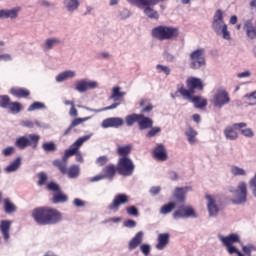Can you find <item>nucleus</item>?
Listing matches in <instances>:
<instances>
[{
	"instance_id": "1",
	"label": "nucleus",
	"mask_w": 256,
	"mask_h": 256,
	"mask_svg": "<svg viewBox=\"0 0 256 256\" xmlns=\"http://www.w3.org/2000/svg\"><path fill=\"white\" fill-rule=\"evenodd\" d=\"M32 217L38 225H56L63 219L61 212L53 208H36Z\"/></svg>"
},
{
	"instance_id": "2",
	"label": "nucleus",
	"mask_w": 256,
	"mask_h": 256,
	"mask_svg": "<svg viewBox=\"0 0 256 256\" xmlns=\"http://www.w3.org/2000/svg\"><path fill=\"white\" fill-rule=\"evenodd\" d=\"M151 35L156 41H177L179 39V28L169 25H158L151 30Z\"/></svg>"
},
{
	"instance_id": "3",
	"label": "nucleus",
	"mask_w": 256,
	"mask_h": 256,
	"mask_svg": "<svg viewBox=\"0 0 256 256\" xmlns=\"http://www.w3.org/2000/svg\"><path fill=\"white\" fill-rule=\"evenodd\" d=\"M212 30L218 36L225 39V41H231V32L223 16V10L218 9L215 11L212 19Z\"/></svg>"
},
{
	"instance_id": "4",
	"label": "nucleus",
	"mask_w": 256,
	"mask_h": 256,
	"mask_svg": "<svg viewBox=\"0 0 256 256\" xmlns=\"http://www.w3.org/2000/svg\"><path fill=\"white\" fill-rule=\"evenodd\" d=\"M229 192L233 195L231 201L234 205H245L247 203V182H238L236 188L231 187Z\"/></svg>"
},
{
	"instance_id": "5",
	"label": "nucleus",
	"mask_w": 256,
	"mask_h": 256,
	"mask_svg": "<svg viewBox=\"0 0 256 256\" xmlns=\"http://www.w3.org/2000/svg\"><path fill=\"white\" fill-rule=\"evenodd\" d=\"M190 69L199 71L203 67H207V60L205 59V48H198L189 54Z\"/></svg>"
},
{
	"instance_id": "6",
	"label": "nucleus",
	"mask_w": 256,
	"mask_h": 256,
	"mask_svg": "<svg viewBox=\"0 0 256 256\" xmlns=\"http://www.w3.org/2000/svg\"><path fill=\"white\" fill-rule=\"evenodd\" d=\"M41 136L39 134H28L25 136L18 137L15 141V146L18 149H27L31 147L32 149H37Z\"/></svg>"
},
{
	"instance_id": "7",
	"label": "nucleus",
	"mask_w": 256,
	"mask_h": 256,
	"mask_svg": "<svg viewBox=\"0 0 256 256\" xmlns=\"http://www.w3.org/2000/svg\"><path fill=\"white\" fill-rule=\"evenodd\" d=\"M116 168L119 175H123L124 177H131V175H133V171H135V164L129 157H122L119 159Z\"/></svg>"
},
{
	"instance_id": "8",
	"label": "nucleus",
	"mask_w": 256,
	"mask_h": 256,
	"mask_svg": "<svg viewBox=\"0 0 256 256\" xmlns=\"http://www.w3.org/2000/svg\"><path fill=\"white\" fill-rule=\"evenodd\" d=\"M178 93L184 97V99H187L191 103H193L194 107L196 109H203V107H207V99L201 97V96H193L191 92L185 88H180L178 90Z\"/></svg>"
},
{
	"instance_id": "9",
	"label": "nucleus",
	"mask_w": 256,
	"mask_h": 256,
	"mask_svg": "<svg viewBox=\"0 0 256 256\" xmlns=\"http://www.w3.org/2000/svg\"><path fill=\"white\" fill-rule=\"evenodd\" d=\"M172 217L175 221H177L179 219H197L198 215L192 206L181 205L178 210L173 212Z\"/></svg>"
},
{
	"instance_id": "10",
	"label": "nucleus",
	"mask_w": 256,
	"mask_h": 256,
	"mask_svg": "<svg viewBox=\"0 0 256 256\" xmlns=\"http://www.w3.org/2000/svg\"><path fill=\"white\" fill-rule=\"evenodd\" d=\"M212 103H213L214 107H217V109H223V107H225V105H229V103H231V97H229L228 92H226L223 89H219L214 94Z\"/></svg>"
},
{
	"instance_id": "11",
	"label": "nucleus",
	"mask_w": 256,
	"mask_h": 256,
	"mask_svg": "<svg viewBox=\"0 0 256 256\" xmlns=\"http://www.w3.org/2000/svg\"><path fill=\"white\" fill-rule=\"evenodd\" d=\"M97 87H99V83L97 81L80 79L76 81L74 89L77 93H87L89 89H97Z\"/></svg>"
},
{
	"instance_id": "12",
	"label": "nucleus",
	"mask_w": 256,
	"mask_h": 256,
	"mask_svg": "<svg viewBox=\"0 0 256 256\" xmlns=\"http://www.w3.org/2000/svg\"><path fill=\"white\" fill-rule=\"evenodd\" d=\"M205 198L207 200V211L209 213V217H218L219 211H221L218 204V198L211 194H206Z\"/></svg>"
},
{
	"instance_id": "13",
	"label": "nucleus",
	"mask_w": 256,
	"mask_h": 256,
	"mask_svg": "<svg viewBox=\"0 0 256 256\" xmlns=\"http://www.w3.org/2000/svg\"><path fill=\"white\" fill-rule=\"evenodd\" d=\"M244 127H247V123L240 122L233 124V127L228 126L224 129V136L228 141H236V139H239V134L236 130L243 129Z\"/></svg>"
},
{
	"instance_id": "14",
	"label": "nucleus",
	"mask_w": 256,
	"mask_h": 256,
	"mask_svg": "<svg viewBox=\"0 0 256 256\" xmlns=\"http://www.w3.org/2000/svg\"><path fill=\"white\" fill-rule=\"evenodd\" d=\"M127 203H129V196L126 194H117L112 203L108 205L107 209H109V211L117 212L121 205H127Z\"/></svg>"
},
{
	"instance_id": "15",
	"label": "nucleus",
	"mask_w": 256,
	"mask_h": 256,
	"mask_svg": "<svg viewBox=\"0 0 256 256\" xmlns=\"http://www.w3.org/2000/svg\"><path fill=\"white\" fill-rule=\"evenodd\" d=\"M191 191H193V186L176 187L172 195L178 203H185L187 199V193Z\"/></svg>"
},
{
	"instance_id": "16",
	"label": "nucleus",
	"mask_w": 256,
	"mask_h": 256,
	"mask_svg": "<svg viewBox=\"0 0 256 256\" xmlns=\"http://www.w3.org/2000/svg\"><path fill=\"white\" fill-rule=\"evenodd\" d=\"M186 85L188 88V91L190 92V95L195 94V89L198 91H203L204 85L201 78L198 77H190L186 80Z\"/></svg>"
},
{
	"instance_id": "17",
	"label": "nucleus",
	"mask_w": 256,
	"mask_h": 256,
	"mask_svg": "<svg viewBox=\"0 0 256 256\" xmlns=\"http://www.w3.org/2000/svg\"><path fill=\"white\" fill-rule=\"evenodd\" d=\"M61 43H63L61 38L49 37V38L45 39L44 42L42 43V49H43V51H45L47 53L49 51H52V49H55V47L61 45Z\"/></svg>"
},
{
	"instance_id": "18",
	"label": "nucleus",
	"mask_w": 256,
	"mask_h": 256,
	"mask_svg": "<svg viewBox=\"0 0 256 256\" xmlns=\"http://www.w3.org/2000/svg\"><path fill=\"white\" fill-rule=\"evenodd\" d=\"M218 239L224 247L233 245L234 243H241V237L237 233H232L228 236L218 235Z\"/></svg>"
},
{
	"instance_id": "19",
	"label": "nucleus",
	"mask_w": 256,
	"mask_h": 256,
	"mask_svg": "<svg viewBox=\"0 0 256 256\" xmlns=\"http://www.w3.org/2000/svg\"><path fill=\"white\" fill-rule=\"evenodd\" d=\"M124 120L120 117H111L107 118L102 121L101 127L103 129H109V127H114L115 129H118V127L123 126Z\"/></svg>"
},
{
	"instance_id": "20",
	"label": "nucleus",
	"mask_w": 256,
	"mask_h": 256,
	"mask_svg": "<svg viewBox=\"0 0 256 256\" xmlns=\"http://www.w3.org/2000/svg\"><path fill=\"white\" fill-rule=\"evenodd\" d=\"M20 11H22L20 6L11 9H2L0 10V19H17Z\"/></svg>"
},
{
	"instance_id": "21",
	"label": "nucleus",
	"mask_w": 256,
	"mask_h": 256,
	"mask_svg": "<svg viewBox=\"0 0 256 256\" xmlns=\"http://www.w3.org/2000/svg\"><path fill=\"white\" fill-rule=\"evenodd\" d=\"M63 7L69 15L79 11L81 7V2L79 0H63Z\"/></svg>"
},
{
	"instance_id": "22",
	"label": "nucleus",
	"mask_w": 256,
	"mask_h": 256,
	"mask_svg": "<svg viewBox=\"0 0 256 256\" xmlns=\"http://www.w3.org/2000/svg\"><path fill=\"white\" fill-rule=\"evenodd\" d=\"M153 156L157 161H167V149H165V145L157 144L153 150Z\"/></svg>"
},
{
	"instance_id": "23",
	"label": "nucleus",
	"mask_w": 256,
	"mask_h": 256,
	"mask_svg": "<svg viewBox=\"0 0 256 256\" xmlns=\"http://www.w3.org/2000/svg\"><path fill=\"white\" fill-rule=\"evenodd\" d=\"M169 239H171V234L160 233L157 237L158 243L156 244V249L158 251H163L167 245H169Z\"/></svg>"
},
{
	"instance_id": "24",
	"label": "nucleus",
	"mask_w": 256,
	"mask_h": 256,
	"mask_svg": "<svg viewBox=\"0 0 256 256\" xmlns=\"http://www.w3.org/2000/svg\"><path fill=\"white\" fill-rule=\"evenodd\" d=\"M137 7L138 9H144V15H146V17H149V19H159V12L152 8L155 7V4H146L144 6Z\"/></svg>"
},
{
	"instance_id": "25",
	"label": "nucleus",
	"mask_w": 256,
	"mask_h": 256,
	"mask_svg": "<svg viewBox=\"0 0 256 256\" xmlns=\"http://www.w3.org/2000/svg\"><path fill=\"white\" fill-rule=\"evenodd\" d=\"M143 231H139L128 243V249L130 251H135L139 245L143 243Z\"/></svg>"
},
{
	"instance_id": "26",
	"label": "nucleus",
	"mask_w": 256,
	"mask_h": 256,
	"mask_svg": "<svg viewBox=\"0 0 256 256\" xmlns=\"http://www.w3.org/2000/svg\"><path fill=\"white\" fill-rule=\"evenodd\" d=\"M141 117L138 120V127L140 131H145V129H151L153 127V119L145 117V115L140 114Z\"/></svg>"
},
{
	"instance_id": "27",
	"label": "nucleus",
	"mask_w": 256,
	"mask_h": 256,
	"mask_svg": "<svg viewBox=\"0 0 256 256\" xmlns=\"http://www.w3.org/2000/svg\"><path fill=\"white\" fill-rule=\"evenodd\" d=\"M184 135L187 137V141L190 145H197L198 140H197V135L198 133L196 132L193 127L189 126L188 128L185 129Z\"/></svg>"
},
{
	"instance_id": "28",
	"label": "nucleus",
	"mask_w": 256,
	"mask_h": 256,
	"mask_svg": "<svg viewBox=\"0 0 256 256\" xmlns=\"http://www.w3.org/2000/svg\"><path fill=\"white\" fill-rule=\"evenodd\" d=\"M102 173L104 179H109V181H113V177H115V173H117V167H115V165L113 164H110L103 168Z\"/></svg>"
},
{
	"instance_id": "29",
	"label": "nucleus",
	"mask_w": 256,
	"mask_h": 256,
	"mask_svg": "<svg viewBox=\"0 0 256 256\" xmlns=\"http://www.w3.org/2000/svg\"><path fill=\"white\" fill-rule=\"evenodd\" d=\"M11 229V221L10 220H2L0 222V231L5 239V241H9V230Z\"/></svg>"
},
{
	"instance_id": "30",
	"label": "nucleus",
	"mask_w": 256,
	"mask_h": 256,
	"mask_svg": "<svg viewBox=\"0 0 256 256\" xmlns=\"http://www.w3.org/2000/svg\"><path fill=\"white\" fill-rule=\"evenodd\" d=\"M91 117H85V118H75L69 125V127L64 131L63 135H69L71 133V130L74 129V127H77L81 125V123H85V121H89Z\"/></svg>"
},
{
	"instance_id": "31",
	"label": "nucleus",
	"mask_w": 256,
	"mask_h": 256,
	"mask_svg": "<svg viewBox=\"0 0 256 256\" xmlns=\"http://www.w3.org/2000/svg\"><path fill=\"white\" fill-rule=\"evenodd\" d=\"M140 107H141L142 115L151 113V111L155 109V106H153V103H151V100H147V99H143L140 101Z\"/></svg>"
},
{
	"instance_id": "32",
	"label": "nucleus",
	"mask_w": 256,
	"mask_h": 256,
	"mask_svg": "<svg viewBox=\"0 0 256 256\" xmlns=\"http://www.w3.org/2000/svg\"><path fill=\"white\" fill-rule=\"evenodd\" d=\"M126 95V92H121V87L115 86L112 88V94L110 95V99H112V101H121V99H123V97H125Z\"/></svg>"
},
{
	"instance_id": "33",
	"label": "nucleus",
	"mask_w": 256,
	"mask_h": 256,
	"mask_svg": "<svg viewBox=\"0 0 256 256\" xmlns=\"http://www.w3.org/2000/svg\"><path fill=\"white\" fill-rule=\"evenodd\" d=\"M230 173L233 177H247V170L237 165L230 166Z\"/></svg>"
},
{
	"instance_id": "34",
	"label": "nucleus",
	"mask_w": 256,
	"mask_h": 256,
	"mask_svg": "<svg viewBox=\"0 0 256 256\" xmlns=\"http://www.w3.org/2000/svg\"><path fill=\"white\" fill-rule=\"evenodd\" d=\"M19 167H21V157H17L4 169V171L5 173H15L16 171H19Z\"/></svg>"
},
{
	"instance_id": "35",
	"label": "nucleus",
	"mask_w": 256,
	"mask_h": 256,
	"mask_svg": "<svg viewBox=\"0 0 256 256\" xmlns=\"http://www.w3.org/2000/svg\"><path fill=\"white\" fill-rule=\"evenodd\" d=\"M4 203V212L6 215H11V213L17 212V206L11 202V199L6 198L3 200Z\"/></svg>"
},
{
	"instance_id": "36",
	"label": "nucleus",
	"mask_w": 256,
	"mask_h": 256,
	"mask_svg": "<svg viewBox=\"0 0 256 256\" xmlns=\"http://www.w3.org/2000/svg\"><path fill=\"white\" fill-rule=\"evenodd\" d=\"M69 201V198L67 195L63 194V192L60 190L58 192H54L52 197V203L57 205V203H67Z\"/></svg>"
},
{
	"instance_id": "37",
	"label": "nucleus",
	"mask_w": 256,
	"mask_h": 256,
	"mask_svg": "<svg viewBox=\"0 0 256 256\" xmlns=\"http://www.w3.org/2000/svg\"><path fill=\"white\" fill-rule=\"evenodd\" d=\"M80 173H81V169L79 168V165H72L68 170H66L68 179H77Z\"/></svg>"
},
{
	"instance_id": "38",
	"label": "nucleus",
	"mask_w": 256,
	"mask_h": 256,
	"mask_svg": "<svg viewBox=\"0 0 256 256\" xmlns=\"http://www.w3.org/2000/svg\"><path fill=\"white\" fill-rule=\"evenodd\" d=\"M119 105H121V103H113L110 106H107L101 109H93L89 107H84V109H86V111H91L92 113H103V111H110L111 109H117Z\"/></svg>"
},
{
	"instance_id": "39",
	"label": "nucleus",
	"mask_w": 256,
	"mask_h": 256,
	"mask_svg": "<svg viewBox=\"0 0 256 256\" xmlns=\"http://www.w3.org/2000/svg\"><path fill=\"white\" fill-rule=\"evenodd\" d=\"M10 93L14 95V97H29L30 92L25 88H12Z\"/></svg>"
},
{
	"instance_id": "40",
	"label": "nucleus",
	"mask_w": 256,
	"mask_h": 256,
	"mask_svg": "<svg viewBox=\"0 0 256 256\" xmlns=\"http://www.w3.org/2000/svg\"><path fill=\"white\" fill-rule=\"evenodd\" d=\"M42 149L45 153H55L57 151V144L55 142H44L42 144Z\"/></svg>"
},
{
	"instance_id": "41",
	"label": "nucleus",
	"mask_w": 256,
	"mask_h": 256,
	"mask_svg": "<svg viewBox=\"0 0 256 256\" xmlns=\"http://www.w3.org/2000/svg\"><path fill=\"white\" fill-rule=\"evenodd\" d=\"M140 117H142L141 114H131V115L126 116L125 117L126 125L128 127H133V125L136 122L138 123Z\"/></svg>"
},
{
	"instance_id": "42",
	"label": "nucleus",
	"mask_w": 256,
	"mask_h": 256,
	"mask_svg": "<svg viewBox=\"0 0 256 256\" xmlns=\"http://www.w3.org/2000/svg\"><path fill=\"white\" fill-rule=\"evenodd\" d=\"M91 139V135H85L82 136L80 138H78L72 145L71 147H73L74 149L78 150L81 148V146L83 145V143H85L86 141H89Z\"/></svg>"
},
{
	"instance_id": "43",
	"label": "nucleus",
	"mask_w": 256,
	"mask_h": 256,
	"mask_svg": "<svg viewBox=\"0 0 256 256\" xmlns=\"http://www.w3.org/2000/svg\"><path fill=\"white\" fill-rule=\"evenodd\" d=\"M175 207H176L175 202H169L168 204H165L160 208V214L169 215V213H171V211H173Z\"/></svg>"
},
{
	"instance_id": "44",
	"label": "nucleus",
	"mask_w": 256,
	"mask_h": 256,
	"mask_svg": "<svg viewBox=\"0 0 256 256\" xmlns=\"http://www.w3.org/2000/svg\"><path fill=\"white\" fill-rule=\"evenodd\" d=\"M54 167H57L62 175H67V164L65 162H61L59 159L53 161Z\"/></svg>"
},
{
	"instance_id": "45",
	"label": "nucleus",
	"mask_w": 256,
	"mask_h": 256,
	"mask_svg": "<svg viewBox=\"0 0 256 256\" xmlns=\"http://www.w3.org/2000/svg\"><path fill=\"white\" fill-rule=\"evenodd\" d=\"M117 153L118 155H120L121 157H127V155H129V153H131V146H119L117 149Z\"/></svg>"
},
{
	"instance_id": "46",
	"label": "nucleus",
	"mask_w": 256,
	"mask_h": 256,
	"mask_svg": "<svg viewBox=\"0 0 256 256\" xmlns=\"http://www.w3.org/2000/svg\"><path fill=\"white\" fill-rule=\"evenodd\" d=\"M240 133L243 137H247V139H253L255 137V132L251 128H240Z\"/></svg>"
},
{
	"instance_id": "47",
	"label": "nucleus",
	"mask_w": 256,
	"mask_h": 256,
	"mask_svg": "<svg viewBox=\"0 0 256 256\" xmlns=\"http://www.w3.org/2000/svg\"><path fill=\"white\" fill-rule=\"evenodd\" d=\"M8 109L14 114L20 113L21 112V103L19 102H10L8 105Z\"/></svg>"
},
{
	"instance_id": "48",
	"label": "nucleus",
	"mask_w": 256,
	"mask_h": 256,
	"mask_svg": "<svg viewBox=\"0 0 256 256\" xmlns=\"http://www.w3.org/2000/svg\"><path fill=\"white\" fill-rule=\"evenodd\" d=\"M11 103V99L7 95L0 96V107L2 109H8L9 105Z\"/></svg>"
},
{
	"instance_id": "49",
	"label": "nucleus",
	"mask_w": 256,
	"mask_h": 256,
	"mask_svg": "<svg viewBox=\"0 0 256 256\" xmlns=\"http://www.w3.org/2000/svg\"><path fill=\"white\" fill-rule=\"evenodd\" d=\"M131 17V12L125 8L120 10L117 14V19H121L122 21L125 19H129Z\"/></svg>"
},
{
	"instance_id": "50",
	"label": "nucleus",
	"mask_w": 256,
	"mask_h": 256,
	"mask_svg": "<svg viewBox=\"0 0 256 256\" xmlns=\"http://www.w3.org/2000/svg\"><path fill=\"white\" fill-rule=\"evenodd\" d=\"M156 71H158V73H165L166 75H171V68L169 66L157 64Z\"/></svg>"
},
{
	"instance_id": "51",
	"label": "nucleus",
	"mask_w": 256,
	"mask_h": 256,
	"mask_svg": "<svg viewBox=\"0 0 256 256\" xmlns=\"http://www.w3.org/2000/svg\"><path fill=\"white\" fill-rule=\"evenodd\" d=\"M39 109H45V103L43 102H34L32 103L29 108L28 111H37Z\"/></svg>"
},
{
	"instance_id": "52",
	"label": "nucleus",
	"mask_w": 256,
	"mask_h": 256,
	"mask_svg": "<svg viewBox=\"0 0 256 256\" xmlns=\"http://www.w3.org/2000/svg\"><path fill=\"white\" fill-rule=\"evenodd\" d=\"M64 73V79H75L77 77V72L75 70H65Z\"/></svg>"
},
{
	"instance_id": "53",
	"label": "nucleus",
	"mask_w": 256,
	"mask_h": 256,
	"mask_svg": "<svg viewBox=\"0 0 256 256\" xmlns=\"http://www.w3.org/2000/svg\"><path fill=\"white\" fill-rule=\"evenodd\" d=\"M126 212L128 215H132L133 217H139V210L135 206L127 207Z\"/></svg>"
},
{
	"instance_id": "54",
	"label": "nucleus",
	"mask_w": 256,
	"mask_h": 256,
	"mask_svg": "<svg viewBox=\"0 0 256 256\" xmlns=\"http://www.w3.org/2000/svg\"><path fill=\"white\" fill-rule=\"evenodd\" d=\"M48 191H54L55 193H59L61 191V188L59 187V184L55 182H50L47 184Z\"/></svg>"
},
{
	"instance_id": "55",
	"label": "nucleus",
	"mask_w": 256,
	"mask_h": 256,
	"mask_svg": "<svg viewBox=\"0 0 256 256\" xmlns=\"http://www.w3.org/2000/svg\"><path fill=\"white\" fill-rule=\"evenodd\" d=\"M140 251H141V253H143V255L149 256V254L151 253V245H149V244H142L140 246Z\"/></svg>"
},
{
	"instance_id": "56",
	"label": "nucleus",
	"mask_w": 256,
	"mask_h": 256,
	"mask_svg": "<svg viewBox=\"0 0 256 256\" xmlns=\"http://www.w3.org/2000/svg\"><path fill=\"white\" fill-rule=\"evenodd\" d=\"M157 133H161V128L160 127H152L148 133L146 134V137H155V135H157Z\"/></svg>"
},
{
	"instance_id": "57",
	"label": "nucleus",
	"mask_w": 256,
	"mask_h": 256,
	"mask_svg": "<svg viewBox=\"0 0 256 256\" xmlns=\"http://www.w3.org/2000/svg\"><path fill=\"white\" fill-rule=\"evenodd\" d=\"M108 162L109 158L107 156H100L96 160L97 165H99L100 167H103V165H107Z\"/></svg>"
},
{
	"instance_id": "58",
	"label": "nucleus",
	"mask_w": 256,
	"mask_h": 256,
	"mask_svg": "<svg viewBox=\"0 0 256 256\" xmlns=\"http://www.w3.org/2000/svg\"><path fill=\"white\" fill-rule=\"evenodd\" d=\"M39 177V181H38V185H45V183L47 182V174L44 172H40L38 174Z\"/></svg>"
},
{
	"instance_id": "59",
	"label": "nucleus",
	"mask_w": 256,
	"mask_h": 256,
	"mask_svg": "<svg viewBox=\"0 0 256 256\" xmlns=\"http://www.w3.org/2000/svg\"><path fill=\"white\" fill-rule=\"evenodd\" d=\"M123 225L128 229H133L134 227H137V222L135 220L129 219L124 221Z\"/></svg>"
},
{
	"instance_id": "60",
	"label": "nucleus",
	"mask_w": 256,
	"mask_h": 256,
	"mask_svg": "<svg viewBox=\"0 0 256 256\" xmlns=\"http://www.w3.org/2000/svg\"><path fill=\"white\" fill-rule=\"evenodd\" d=\"M149 193L155 197L156 195H159L161 193V186H153L150 188Z\"/></svg>"
},
{
	"instance_id": "61",
	"label": "nucleus",
	"mask_w": 256,
	"mask_h": 256,
	"mask_svg": "<svg viewBox=\"0 0 256 256\" xmlns=\"http://www.w3.org/2000/svg\"><path fill=\"white\" fill-rule=\"evenodd\" d=\"M13 151H15V148L12 146H9L2 151V154L4 155V157H9L10 155H13Z\"/></svg>"
},
{
	"instance_id": "62",
	"label": "nucleus",
	"mask_w": 256,
	"mask_h": 256,
	"mask_svg": "<svg viewBox=\"0 0 256 256\" xmlns=\"http://www.w3.org/2000/svg\"><path fill=\"white\" fill-rule=\"evenodd\" d=\"M238 79H247L251 77V71L245 70L244 72H240L237 74Z\"/></svg>"
},
{
	"instance_id": "63",
	"label": "nucleus",
	"mask_w": 256,
	"mask_h": 256,
	"mask_svg": "<svg viewBox=\"0 0 256 256\" xmlns=\"http://www.w3.org/2000/svg\"><path fill=\"white\" fill-rule=\"evenodd\" d=\"M22 127H28V129H33L35 127V122L31 120H24L21 122Z\"/></svg>"
},
{
	"instance_id": "64",
	"label": "nucleus",
	"mask_w": 256,
	"mask_h": 256,
	"mask_svg": "<svg viewBox=\"0 0 256 256\" xmlns=\"http://www.w3.org/2000/svg\"><path fill=\"white\" fill-rule=\"evenodd\" d=\"M226 247V251L227 253H229V255H234V253H238L239 249H237V247H235L234 245H230V246H225Z\"/></svg>"
}]
</instances>
